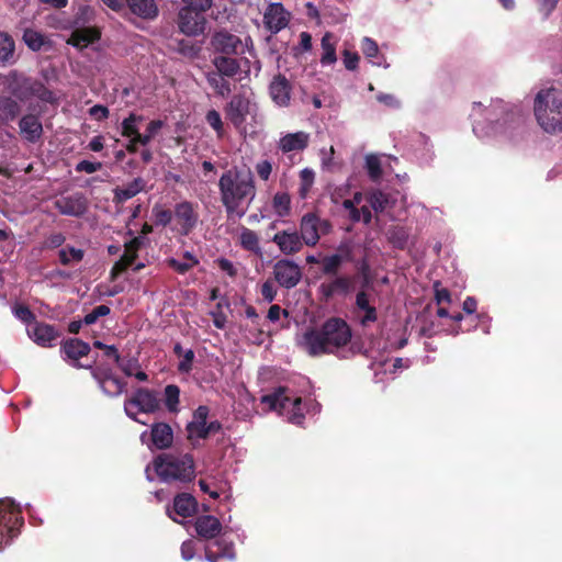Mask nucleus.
<instances>
[{
    "instance_id": "1",
    "label": "nucleus",
    "mask_w": 562,
    "mask_h": 562,
    "mask_svg": "<svg viewBox=\"0 0 562 562\" xmlns=\"http://www.w3.org/2000/svg\"><path fill=\"white\" fill-rule=\"evenodd\" d=\"M470 116L476 137L506 136L525 121V113L520 106L505 103L503 100L491 101L488 105L473 102Z\"/></svg>"
},
{
    "instance_id": "2",
    "label": "nucleus",
    "mask_w": 562,
    "mask_h": 562,
    "mask_svg": "<svg viewBox=\"0 0 562 562\" xmlns=\"http://www.w3.org/2000/svg\"><path fill=\"white\" fill-rule=\"evenodd\" d=\"M221 202L227 216L243 217L256 196L255 178L248 168H231L218 180Z\"/></svg>"
},
{
    "instance_id": "3",
    "label": "nucleus",
    "mask_w": 562,
    "mask_h": 562,
    "mask_svg": "<svg viewBox=\"0 0 562 562\" xmlns=\"http://www.w3.org/2000/svg\"><path fill=\"white\" fill-rule=\"evenodd\" d=\"M352 338L350 325L340 317H329L318 328H308L302 337V346L312 357L336 353Z\"/></svg>"
},
{
    "instance_id": "4",
    "label": "nucleus",
    "mask_w": 562,
    "mask_h": 562,
    "mask_svg": "<svg viewBox=\"0 0 562 562\" xmlns=\"http://www.w3.org/2000/svg\"><path fill=\"white\" fill-rule=\"evenodd\" d=\"M222 524L215 516L202 515L195 519L196 535L204 540L214 541L205 547V558L209 562H220L221 559L235 560V546L231 540L218 537L222 532Z\"/></svg>"
},
{
    "instance_id": "5",
    "label": "nucleus",
    "mask_w": 562,
    "mask_h": 562,
    "mask_svg": "<svg viewBox=\"0 0 562 562\" xmlns=\"http://www.w3.org/2000/svg\"><path fill=\"white\" fill-rule=\"evenodd\" d=\"M0 89L8 90L22 102L36 99L43 104H58V97L42 81L21 76L16 71L0 74Z\"/></svg>"
},
{
    "instance_id": "6",
    "label": "nucleus",
    "mask_w": 562,
    "mask_h": 562,
    "mask_svg": "<svg viewBox=\"0 0 562 562\" xmlns=\"http://www.w3.org/2000/svg\"><path fill=\"white\" fill-rule=\"evenodd\" d=\"M533 112L546 132H562V91L554 87L541 89L536 94Z\"/></svg>"
},
{
    "instance_id": "7",
    "label": "nucleus",
    "mask_w": 562,
    "mask_h": 562,
    "mask_svg": "<svg viewBox=\"0 0 562 562\" xmlns=\"http://www.w3.org/2000/svg\"><path fill=\"white\" fill-rule=\"evenodd\" d=\"M154 469L161 482H191L195 477V465L192 454L175 456L161 453L154 459Z\"/></svg>"
},
{
    "instance_id": "8",
    "label": "nucleus",
    "mask_w": 562,
    "mask_h": 562,
    "mask_svg": "<svg viewBox=\"0 0 562 562\" xmlns=\"http://www.w3.org/2000/svg\"><path fill=\"white\" fill-rule=\"evenodd\" d=\"M226 114L236 127L244 130L245 137L256 136L255 131L247 132L243 126L248 120L258 123V105L251 92L235 95L228 103Z\"/></svg>"
},
{
    "instance_id": "9",
    "label": "nucleus",
    "mask_w": 562,
    "mask_h": 562,
    "mask_svg": "<svg viewBox=\"0 0 562 562\" xmlns=\"http://www.w3.org/2000/svg\"><path fill=\"white\" fill-rule=\"evenodd\" d=\"M23 525L20 509L11 499L0 501V550L16 537Z\"/></svg>"
},
{
    "instance_id": "10",
    "label": "nucleus",
    "mask_w": 562,
    "mask_h": 562,
    "mask_svg": "<svg viewBox=\"0 0 562 562\" xmlns=\"http://www.w3.org/2000/svg\"><path fill=\"white\" fill-rule=\"evenodd\" d=\"M134 408H136L137 412L146 414L158 411L160 408V402L156 392L145 387H139L128 400L125 401L124 409L126 415L133 420L139 422L136 418V412Z\"/></svg>"
},
{
    "instance_id": "11",
    "label": "nucleus",
    "mask_w": 562,
    "mask_h": 562,
    "mask_svg": "<svg viewBox=\"0 0 562 562\" xmlns=\"http://www.w3.org/2000/svg\"><path fill=\"white\" fill-rule=\"evenodd\" d=\"M330 231V222L312 212L304 214L300 221V236L306 246H316L321 236L327 235Z\"/></svg>"
},
{
    "instance_id": "12",
    "label": "nucleus",
    "mask_w": 562,
    "mask_h": 562,
    "mask_svg": "<svg viewBox=\"0 0 562 562\" xmlns=\"http://www.w3.org/2000/svg\"><path fill=\"white\" fill-rule=\"evenodd\" d=\"M90 14H92V10L90 7L83 5L79 9V15L74 21V23L69 25V27L76 26V29L72 31L70 37L67 41L69 45H72L77 48H85L100 38V32L98 31V29L77 26L81 21H88Z\"/></svg>"
},
{
    "instance_id": "13",
    "label": "nucleus",
    "mask_w": 562,
    "mask_h": 562,
    "mask_svg": "<svg viewBox=\"0 0 562 562\" xmlns=\"http://www.w3.org/2000/svg\"><path fill=\"white\" fill-rule=\"evenodd\" d=\"M173 215L177 232L181 236H188L196 228L200 217L198 204L190 201L179 202L175 205Z\"/></svg>"
},
{
    "instance_id": "14",
    "label": "nucleus",
    "mask_w": 562,
    "mask_h": 562,
    "mask_svg": "<svg viewBox=\"0 0 562 562\" xmlns=\"http://www.w3.org/2000/svg\"><path fill=\"white\" fill-rule=\"evenodd\" d=\"M90 351V345L79 338H67L60 342V355L63 359L76 369H92V364L95 360L90 364L80 362V359L87 357Z\"/></svg>"
},
{
    "instance_id": "15",
    "label": "nucleus",
    "mask_w": 562,
    "mask_h": 562,
    "mask_svg": "<svg viewBox=\"0 0 562 562\" xmlns=\"http://www.w3.org/2000/svg\"><path fill=\"white\" fill-rule=\"evenodd\" d=\"M329 281L322 282L318 286L321 301L328 303L335 296L346 297L355 290V278L347 274H336Z\"/></svg>"
},
{
    "instance_id": "16",
    "label": "nucleus",
    "mask_w": 562,
    "mask_h": 562,
    "mask_svg": "<svg viewBox=\"0 0 562 562\" xmlns=\"http://www.w3.org/2000/svg\"><path fill=\"white\" fill-rule=\"evenodd\" d=\"M274 281L284 289L295 288L302 280V269L290 259L278 260L272 268Z\"/></svg>"
},
{
    "instance_id": "17",
    "label": "nucleus",
    "mask_w": 562,
    "mask_h": 562,
    "mask_svg": "<svg viewBox=\"0 0 562 562\" xmlns=\"http://www.w3.org/2000/svg\"><path fill=\"white\" fill-rule=\"evenodd\" d=\"M54 207L61 214L72 217H81L89 210V200L82 192H74L61 195L54 201Z\"/></svg>"
},
{
    "instance_id": "18",
    "label": "nucleus",
    "mask_w": 562,
    "mask_h": 562,
    "mask_svg": "<svg viewBox=\"0 0 562 562\" xmlns=\"http://www.w3.org/2000/svg\"><path fill=\"white\" fill-rule=\"evenodd\" d=\"M205 23L203 12L184 7L179 11V29L188 36L202 34L205 29Z\"/></svg>"
},
{
    "instance_id": "19",
    "label": "nucleus",
    "mask_w": 562,
    "mask_h": 562,
    "mask_svg": "<svg viewBox=\"0 0 562 562\" xmlns=\"http://www.w3.org/2000/svg\"><path fill=\"white\" fill-rule=\"evenodd\" d=\"M147 143H126L125 150L117 149L115 159L122 162L126 156L131 158L126 161L130 167L137 168L151 160V151L147 148Z\"/></svg>"
},
{
    "instance_id": "20",
    "label": "nucleus",
    "mask_w": 562,
    "mask_h": 562,
    "mask_svg": "<svg viewBox=\"0 0 562 562\" xmlns=\"http://www.w3.org/2000/svg\"><path fill=\"white\" fill-rule=\"evenodd\" d=\"M30 338L40 347L52 348L55 340L60 337V333L54 325L44 322H34L27 329Z\"/></svg>"
},
{
    "instance_id": "21",
    "label": "nucleus",
    "mask_w": 562,
    "mask_h": 562,
    "mask_svg": "<svg viewBox=\"0 0 562 562\" xmlns=\"http://www.w3.org/2000/svg\"><path fill=\"white\" fill-rule=\"evenodd\" d=\"M290 20V13L284 9L282 3H270L263 13L265 26L271 33H278L283 30Z\"/></svg>"
},
{
    "instance_id": "22",
    "label": "nucleus",
    "mask_w": 562,
    "mask_h": 562,
    "mask_svg": "<svg viewBox=\"0 0 562 562\" xmlns=\"http://www.w3.org/2000/svg\"><path fill=\"white\" fill-rule=\"evenodd\" d=\"M272 241L279 250L286 255H294L302 250L304 241L296 231H281L274 234Z\"/></svg>"
},
{
    "instance_id": "23",
    "label": "nucleus",
    "mask_w": 562,
    "mask_h": 562,
    "mask_svg": "<svg viewBox=\"0 0 562 562\" xmlns=\"http://www.w3.org/2000/svg\"><path fill=\"white\" fill-rule=\"evenodd\" d=\"M212 45L215 50L224 54H238L244 52V45L241 40L234 34L225 31L215 33L212 38Z\"/></svg>"
},
{
    "instance_id": "24",
    "label": "nucleus",
    "mask_w": 562,
    "mask_h": 562,
    "mask_svg": "<svg viewBox=\"0 0 562 562\" xmlns=\"http://www.w3.org/2000/svg\"><path fill=\"white\" fill-rule=\"evenodd\" d=\"M291 83L284 76H276L269 86L271 99L279 106H288L291 100Z\"/></svg>"
},
{
    "instance_id": "25",
    "label": "nucleus",
    "mask_w": 562,
    "mask_h": 562,
    "mask_svg": "<svg viewBox=\"0 0 562 562\" xmlns=\"http://www.w3.org/2000/svg\"><path fill=\"white\" fill-rule=\"evenodd\" d=\"M150 439L156 449H169L173 443V430L167 423H154L150 428Z\"/></svg>"
},
{
    "instance_id": "26",
    "label": "nucleus",
    "mask_w": 562,
    "mask_h": 562,
    "mask_svg": "<svg viewBox=\"0 0 562 562\" xmlns=\"http://www.w3.org/2000/svg\"><path fill=\"white\" fill-rule=\"evenodd\" d=\"M173 512L182 518L193 516L198 510V502L189 493L177 494L173 498Z\"/></svg>"
},
{
    "instance_id": "27",
    "label": "nucleus",
    "mask_w": 562,
    "mask_h": 562,
    "mask_svg": "<svg viewBox=\"0 0 562 562\" xmlns=\"http://www.w3.org/2000/svg\"><path fill=\"white\" fill-rule=\"evenodd\" d=\"M21 134L27 140L38 139L43 132V125L35 114H26L19 122Z\"/></svg>"
},
{
    "instance_id": "28",
    "label": "nucleus",
    "mask_w": 562,
    "mask_h": 562,
    "mask_svg": "<svg viewBox=\"0 0 562 562\" xmlns=\"http://www.w3.org/2000/svg\"><path fill=\"white\" fill-rule=\"evenodd\" d=\"M355 303L358 310L364 312V315L360 318V324L363 327L376 322L378 311L373 305L370 304L368 291L360 290L356 295Z\"/></svg>"
},
{
    "instance_id": "29",
    "label": "nucleus",
    "mask_w": 562,
    "mask_h": 562,
    "mask_svg": "<svg viewBox=\"0 0 562 562\" xmlns=\"http://www.w3.org/2000/svg\"><path fill=\"white\" fill-rule=\"evenodd\" d=\"M145 117L140 114L131 113L121 124L122 136L131 138H143Z\"/></svg>"
},
{
    "instance_id": "30",
    "label": "nucleus",
    "mask_w": 562,
    "mask_h": 562,
    "mask_svg": "<svg viewBox=\"0 0 562 562\" xmlns=\"http://www.w3.org/2000/svg\"><path fill=\"white\" fill-rule=\"evenodd\" d=\"M131 11L145 20H154L158 15L155 0H126Z\"/></svg>"
},
{
    "instance_id": "31",
    "label": "nucleus",
    "mask_w": 562,
    "mask_h": 562,
    "mask_svg": "<svg viewBox=\"0 0 562 562\" xmlns=\"http://www.w3.org/2000/svg\"><path fill=\"white\" fill-rule=\"evenodd\" d=\"M285 387H278L272 393L266 394L261 397V403L267 404L270 411H282L289 407L291 397L286 394Z\"/></svg>"
},
{
    "instance_id": "32",
    "label": "nucleus",
    "mask_w": 562,
    "mask_h": 562,
    "mask_svg": "<svg viewBox=\"0 0 562 562\" xmlns=\"http://www.w3.org/2000/svg\"><path fill=\"white\" fill-rule=\"evenodd\" d=\"M144 189V180L142 178H136L132 182L117 187L114 190V201L116 203H124L127 200L134 198L137 193L143 191Z\"/></svg>"
},
{
    "instance_id": "33",
    "label": "nucleus",
    "mask_w": 562,
    "mask_h": 562,
    "mask_svg": "<svg viewBox=\"0 0 562 562\" xmlns=\"http://www.w3.org/2000/svg\"><path fill=\"white\" fill-rule=\"evenodd\" d=\"M361 49L363 55L370 60V63L374 66L387 68L389 64L385 61L383 55L379 53V46L370 37H363L361 43Z\"/></svg>"
},
{
    "instance_id": "34",
    "label": "nucleus",
    "mask_w": 562,
    "mask_h": 562,
    "mask_svg": "<svg viewBox=\"0 0 562 562\" xmlns=\"http://www.w3.org/2000/svg\"><path fill=\"white\" fill-rule=\"evenodd\" d=\"M323 54L321 56V64L323 66H330L336 63V41L331 33H325L321 41Z\"/></svg>"
},
{
    "instance_id": "35",
    "label": "nucleus",
    "mask_w": 562,
    "mask_h": 562,
    "mask_svg": "<svg viewBox=\"0 0 562 562\" xmlns=\"http://www.w3.org/2000/svg\"><path fill=\"white\" fill-rule=\"evenodd\" d=\"M239 243L243 249L261 256L262 250L259 244V236L252 229L243 227L239 236Z\"/></svg>"
},
{
    "instance_id": "36",
    "label": "nucleus",
    "mask_w": 562,
    "mask_h": 562,
    "mask_svg": "<svg viewBox=\"0 0 562 562\" xmlns=\"http://www.w3.org/2000/svg\"><path fill=\"white\" fill-rule=\"evenodd\" d=\"M20 113L19 103L10 97H0V122L13 121Z\"/></svg>"
},
{
    "instance_id": "37",
    "label": "nucleus",
    "mask_w": 562,
    "mask_h": 562,
    "mask_svg": "<svg viewBox=\"0 0 562 562\" xmlns=\"http://www.w3.org/2000/svg\"><path fill=\"white\" fill-rule=\"evenodd\" d=\"M14 42L10 35L0 32V66L10 64L14 56Z\"/></svg>"
},
{
    "instance_id": "38",
    "label": "nucleus",
    "mask_w": 562,
    "mask_h": 562,
    "mask_svg": "<svg viewBox=\"0 0 562 562\" xmlns=\"http://www.w3.org/2000/svg\"><path fill=\"white\" fill-rule=\"evenodd\" d=\"M164 402L170 413L179 412L180 387L176 384H168L164 390Z\"/></svg>"
},
{
    "instance_id": "39",
    "label": "nucleus",
    "mask_w": 562,
    "mask_h": 562,
    "mask_svg": "<svg viewBox=\"0 0 562 562\" xmlns=\"http://www.w3.org/2000/svg\"><path fill=\"white\" fill-rule=\"evenodd\" d=\"M214 66L217 72L232 77L237 74L239 65L236 59L227 56H218L214 58Z\"/></svg>"
},
{
    "instance_id": "40",
    "label": "nucleus",
    "mask_w": 562,
    "mask_h": 562,
    "mask_svg": "<svg viewBox=\"0 0 562 562\" xmlns=\"http://www.w3.org/2000/svg\"><path fill=\"white\" fill-rule=\"evenodd\" d=\"M187 439L193 447H196V441L200 439H207L210 437L207 423L202 424H187L186 426Z\"/></svg>"
},
{
    "instance_id": "41",
    "label": "nucleus",
    "mask_w": 562,
    "mask_h": 562,
    "mask_svg": "<svg viewBox=\"0 0 562 562\" xmlns=\"http://www.w3.org/2000/svg\"><path fill=\"white\" fill-rule=\"evenodd\" d=\"M206 80L217 94L225 97L231 92L229 82L224 78V75L212 71L206 75Z\"/></svg>"
},
{
    "instance_id": "42",
    "label": "nucleus",
    "mask_w": 562,
    "mask_h": 562,
    "mask_svg": "<svg viewBox=\"0 0 562 562\" xmlns=\"http://www.w3.org/2000/svg\"><path fill=\"white\" fill-rule=\"evenodd\" d=\"M366 169L370 180L373 182H376L381 179L383 171L378 155L369 154L366 156Z\"/></svg>"
},
{
    "instance_id": "43",
    "label": "nucleus",
    "mask_w": 562,
    "mask_h": 562,
    "mask_svg": "<svg viewBox=\"0 0 562 562\" xmlns=\"http://www.w3.org/2000/svg\"><path fill=\"white\" fill-rule=\"evenodd\" d=\"M144 246V237L136 236L133 237L130 241L125 243L124 248L125 251L122 255L123 258H127L128 261L134 265L135 260L138 257L139 249Z\"/></svg>"
},
{
    "instance_id": "44",
    "label": "nucleus",
    "mask_w": 562,
    "mask_h": 562,
    "mask_svg": "<svg viewBox=\"0 0 562 562\" xmlns=\"http://www.w3.org/2000/svg\"><path fill=\"white\" fill-rule=\"evenodd\" d=\"M104 382L101 389L109 396H119L125 391L126 382L119 376L106 379Z\"/></svg>"
},
{
    "instance_id": "45",
    "label": "nucleus",
    "mask_w": 562,
    "mask_h": 562,
    "mask_svg": "<svg viewBox=\"0 0 562 562\" xmlns=\"http://www.w3.org/2000/svg\"><path fill=\"white\" fill-rule=\"evenodd\" d=\"M342 266L340 256H336V254L325 256L322 259V272L325 276H336L340 267Z\"/></svg>"
},
{
    "instance_id": "46",
    "label": "nucleus",
    "mask_w": 562,
    "mask_h": 562,
    "mask_svg": "<svg viewBox=\"0 0 562 562\" xmlns=\"http://www.w3.org/2000/svg\"><path fill=\"white\" fill-rule=\"evenodd\" d=\"M85 252L72 246H67L58 251L59 261L63 266H68L71 260L79 262L83 259Z\"/></svg>"
},
{
    "instance_id": "47",
    "label": "nucleus",
    "mask_w": 562,
    "mask_h": 562,
    "mask_svg": "<svg viewBox=\"0 0 562 562\" xmlns=\"http://www.w3.org/2000/svg\"><path fill=\"white\" fill-rule=\"evenodd\" d=\"M273 209L279 216H286L291 209V199L288 193L278 192L273 196Z\"/></svg>"
},
{
    "instance_id": "48",
    "label": "nucleus",
    "mask_w": 562,
    "mask_h": 562,
    "mask_svg": "<svg viewBox=\"0 0 562 562\" xmlns=\"http://www.w3.org/2000/svg\"><path fill=\"white\" fill-rule=\"evenodd\" d=\"M165 126V121L153 120L144 125L143 138H135L134 140H150L159 135L160 131Z\"/></svg>"
},
{
    "instance_id": "49",
    "label": "nucleus",
    "mask_w": 562,
    "mask_h": 562,
    "mask_svg": "<svg viewBox=\"0 0 562 562\" xmlns=\"http://www.w3.org/2000/svg\"><path fill=\"white\" fill-rule=\"evenodd\" d=\"M315 173L313 170L305 168L300 172V189L299 193L301 198H306L314 183Z\"/></svg>"
},
{
    "instance_id": "50",
    "label": "nucleus",
    "mask_w": 562,
    "mask_h": 562,
    "mask_svg": "<svg viewBox=\"0 0 562 562\" xmlns=\"http://www.w3.org/2000/svg\"><path fill=\"white\" fill-rule=\"evenodd\" d=\"M151 212L155 224L160 225L162 227L169 225L175 216L173 211H170L169 209H164L159 205H155Z\"/></svg>"
},
{
    "instance_id": "51",
    "label": "nucleus",
    "mask_w": 562,
    "mask_h": 562,
    "mask_svg": "<svg viewBox=\"0 0 562 562\" xmlns=\"http://www.w3.org/2000/svg\"><path fill=\"white\" fill-rule=\"evenodd\" d=\"M368 202L375 212H383L389 203V199L381 190H375L368 196Z\"/></svg>"
},
{
    "instance_id": "52",
    "label": "nucleus",
    "mask_w": 562,
    "mask_h": 562,
    "mask_svg": "<svg viewBox=\"0 0 562 562\" xmlns=\"http://www.w3.org/2000/svg\"><path fill=\"white\" fill-rule=\"evenodd\" d=\"M25 44L33 50H38L44 44V37L34 30H25L23 34Z\"/></svg>"
},
{
    "instance_id": "53",
    "label": "nucleus",
    "mask_w": 562,
    "mask_h": 562,
    "mask_svg": "<svg viewBox=\"0 0 562 562\" xmlns=\"http://www.w3.org/2000/svg\"><path fill=\"white\" fill-rule=\"evenodd\" d=\"M13 314L21 322L29 324L30 326L36 322L35 314L26 305L18 304L13 307Z\"/></svg>"
},
{
    "instance_id": "54",
    "label": "nucleus",
    "mask_w": 562,
    "mask_h": 562,
    "mask_svg": "<svg viewBox=\"0 0 562 562\" xmlns=\"http://www.w3.org/2000/svg\"><path fill=\"white\" fill-rule=\"evenodd\" d=\"M110 312L111 310L108 305H98L85 316L83 323L86 325L94 324L99 317L106 316Z\"/></svg>"
},
{
    "instance_id": "55",
    "label": "nucleus",
    "mask_w": 562,
    "mask_h": 562,
    "mask_svg": "<svg viewBox=\"0 0 562 562\" xmlns=\"http://www.w3.org/2000/svg\"><path fill=\"white\" fill-rule=\"evenodd\" d=\"M435 301L438 305L442 303H451V293L448 289L442 288L440 281L434 282Z\"/></svg>"
},
{
    "instance_id": "56",
    "label": "nucleus",
    "mask_w": 562,
    "mask_h": 562,
    "mask_svg": "<svg viewBox=\"0 0 562 562\" xmlns=\"http://www.w3.org/2000/svg\"><path fill=\"white\" fill-rule=\"evenodd\" d=\"M301 404H302L301 397H295L293 400L291 398L290 404H289V406H292V415L290 416V420H291V423L296 424V425L302 424L305 418L304 414L301 412Z\"/></svg>"
},
{
    "instance_id": "57",
    "label": "nucleus",
    "mask_w": 562,
    "mask_h": 562,
    "mask_svg": "<svg viewBox=\"0 0 562 562\" xmlns=\"http://www.w3.org/2000/svg\"><path fill=\"white\" fill-rule=\"evenodd\" d=\"M206 122L209 123V125L211 127H213L216 131L217 137L223 136V122H222L221 115L217 111H215V110L209 111L206 114Z\"/></svg>"
},
{
    "instance_id": "58",
    "label": "nucleus",
    "mask_w": 562,
    "mask_h": 562,
    "mask_svg": "<svg viewBox=\"0 0 562 562\" xmlns=\"http://www.w3.org/2000/svg\"><path fill=\"white\" fill-rule=\"evenodd\" d=\"M194 357V351L192 349H188L182 355L181 361L178 363V371L180 373H189L192 370Z\"/></svg>"
},
{
    "instance_id": "59",
    "label": "nucleus",
    "mask_w": 562,
    "mask_h": 562,
    "mask_svg": "<svg viewBox=\"0 0 562 562\" xmlns=\"http://www.w3.org/2000/svg\"><path fill=\"white\" fill-rule=\"evenodd\" d=\"M133 265L127 258H121L113 265L110 271L111 280H115L121 273L125 272Z\"/></svg>"
},
{
    "instance_id": "60",
    "label": "nucleus",
    "mask_w": 562,
    "mask_h": 562,
    "mask_svg": "<svg viewBox=\"0 0 562 562\" xmlns=\"http://www.w3.org/2000/svg\"><path fill=\"white\" fill-rule=\"evenodd\" d=\"M116 364L127 376H133L134 372L140 368L138 360L135 358H131L128 360L121 359L120 363Z\"/></svg>"
},
{
    "instance_id": "61",
    "label": "nucleus",
    "mask_w": 562,
    "mask_h": 562,
    "mask_svg": "<svg viewBox=\"0 0 562 562\" xmlns=\"http://www.w3.org/2000/svg\"><path fill=\"white\" fill-rule=\"evenodd\" d=\"M102 168V164L99 161L81 160L79 161L75 170L77 172L93 173Z\"/></svg>"
},
{
    "instance_id": "62",
    "label": "nucleus",
    "mask_w": 562,
    "mask_h": 562,
    "mask_svg": "<svg viewBox=\"0 0 562 562\" xmlns=\"http://www.w3.org/2000/svg\"><path fill=\"white\" fill-rule=\"evenodd\" d=\"M166 263L169 268L178 272L179 274H186L188 271H190L193 267L189 265L187 261H180L175 258H168L166 260Z\"/></svg>"
},
{
    "instance_id": "63",
    "label": "nucleus",
    "mask_w": 562,
    "mask_h": 562,
    "mask_svg": "<svg viewBox=\"0 0 562 562\" xmlns=\"http://www.w3.org/2000/svg\"><path fill=\"white\" fill-rule=\"evenodd\" d=\"M66 240V237L61 233L50 234L44 241L43 247L46 249H55L60 247Z\"/></svg>"
},
{
    "instance_id": "64",
    "label": "nucleus",
    "mask_w": 562,
    "mask_h": 562,
    "mask_svg": "<svg viewBox=\"0 0 562 562\" xmlns=\"http://www.w3.org/2000/svg\"><path fill=\"white\" fill-rule=\"evenodd\" d=\"M261 295L267 302H272L277 296V289L273 285V282L271 280H267L261 285Z\"/></svg>"
}]
</instances>
